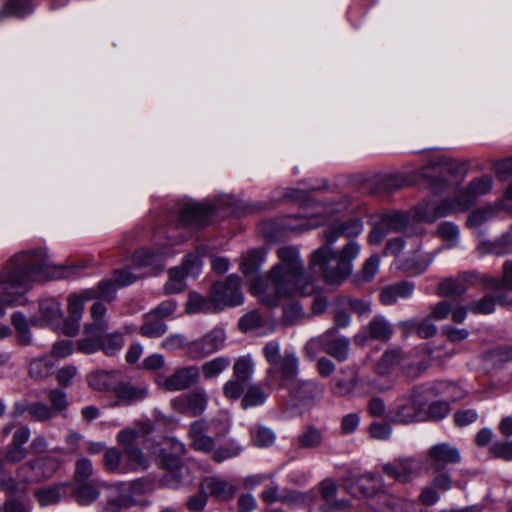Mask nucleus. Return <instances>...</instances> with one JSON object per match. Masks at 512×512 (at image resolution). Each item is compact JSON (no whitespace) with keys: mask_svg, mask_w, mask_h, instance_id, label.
I'll return each instance as SVG.
<instances>
[{"mask_svg":"<svg viewBox=\"0 0 512 512\" xmlns=\"http://www.w3.org/2000/svg\"><path fill=\"white\" fill-rule=\"evenodd\" d=\"M265 325V320L257 311H250L243 315L238 322L242 332L256 331Z\"/></svg>","mask_w":512,"mask_h":512,"instance_id":"obj_53","label":"nucleus"},{"mask_svg":"<svg viewBox=\"0 0 512 512\" xmlns=\"http://www.w3.org/2000/svg\"><path fill=\"white\" fill-rule=\"evenodd\" d=\"M39 312L44 320L51 323L62 319L63 316L61 305L54 298L41 300L39 303Z\"/></svg>","mask_w":512,"mask_h":512,"instance_id":"obj_41","label":"nucleus"},{"mask_svg":"<svg viewBox=\"0 0 512 512\" xmlns=\"http://www.w3.org/2000/svg\"><path fill=\"white\" fill-rule=\"evenodd\" d=\"M186 311L189 314L218 311L212 303V299L205 298L198 293H190L186 304Z\"/></svg>","mask_w":512,"mask_h":512,"instance_id":"obj_40","label":"nucleus"},{"mask_svg":"<svg viewBox=\"0 0 512 512\" xmlns=\"http://www.w3.org/2000/svg\"><path fill=\"white\" fill-rule=\"evenodd\" d=\"M265 360L268 362L265 383L273 388L276 385L287 387L300 372V360L293 350L281 352V344L277 340L265 343L262 348Z\"/></svg>","mask_w":512,"mask_h":512,"instance_id":"obj_5","label":"nucleus"},{"mask_svg":"<svg viewBox=\"0 0 512 512\" xmlns=\"http://www.w3.org/2000/svg\"><path fill=\"white\" fill-rule=\"evenodd\" d=\"M120 380V374L117 371L97 370L88 375L89 386L101 392H114Z\"/></svg>","mask_w":512,"mask_h":512,"instance_id":"obj_26","label":"nucleus"},{"mask_svg":"<svg viewBox=\"0 0 512 512\" xmlns=\"http://www.w3.org/2000/svg\"><path fill=\"white\" fill-rule=\"evenodd\" d=\"M263 261L264 253L259 250H252L242 260L240 269L246 275L253 274L257 272Z\"/></svg>","mask_w":512,"mask_h":512,"instance_id":"obj_55","label":"nucleus"},{"mask_svg":"<svg viewBox=\"0 0 512 512\" xmlns=\"http://www.w3.org/2000/svg\"><path fill=\"white\" fill-rule=\"evenodd\" d=\"M226 334L222 328H213L187 345V356L192 360L203 359L224 347Z\"/></svg>","mask_w":512,"mask_h":512,"instance_id":"obj_8","label":"nucleus"},{"mask_svg":"<svg viewBox=\"0 0 512 512\" xmlns=\"http://www.w3.org/2000/svg\"><path fill=\"white\" fill-rule=\"evenodd\" d=\"M383 482L380 476L368 475L359 481L357 489L362 496L377 498L379 503L394 508L397 499L384 491Z\"/></svg>","mask_w":512,"mask_h":512,"instance_id":"obj_16","label":"nucleus"},{"mask_svg":"<svg viewBox=\"0 0 512 512\" xmlns=\"http://www.w3.org/2000/svg\"><path fill=\"white\" fill-rule=\"evenodd\" d=\"M200 489L207 491L214 499L227 502L231 501L237 492L236 484L220 476H208L202 479Z\"/></svg>","mask_w":512,"mask_h":512,"instance_id":"obj_15","label":"nucleus"},{"mask_svg":"<svg viewBox=\"0 0 512 512\" xmlns=\"http://www.w3.org/2000/svg\"><path fill=\"white\" fill-rule=\"evenodd\" d=\"M113 393L115 400L111 406H128L145 399L148 396V387L146 385L135 386L119 381Z\"/></svg>","mask_w":512,"mask_h":512,"instance_id":"obj_21","label":"nucleus"},{"mask_svg":"<svg viewBox=\"0 0 512 512\" xmlns=\"http://www.w3.org/2000/svg\"><path fill=\"white\" fill-rule=\"evenodd\" d=\"M402 325L408 329H416L417 335L422 339L433 337L437 332V327L431 322L430 317L421 321L412 319Z\"/></svg>","mask_w":512,"mask_h":512,"instance_id":"obj_49","label":"nucleus"},{"mask_svg":"<svg viewBox=\"0 0 512 512\" xmlns=\"http://www.w3.org/2000/svg\"><path fill=\"white\" fill-rule=\"evenodd\" d=\"M76 484L75 497L80 505H89L98 498L99 491L88 482Z\"/></svg>","mask_w":512,"mask_h":512,"instance_id":"obj_54","label":"nucleus"},{"mask_svg":"<svg viewBox=\"0 0 512 512\" xmlns=\"http://www.w3.org/2000/svg\"><path fill=\"white\" fill-rule=\"evenodd\" d=\"M209 431L208 423L201 419L193 422L189 429V438L191 440V446L204 453L213 451L215 447L214 439L207 435Z\"/></svg>","mask_w":512,"mask_h":512,"instance_id":"obj_23","label":"nucleus"},{"mask_svg":"<svg viewBox=\"0 0 512 512\" xmlns=\"http://www.w3.org/2000/svg\"><path fill=\"white\" fill-rule=\"evenodd\" d=\"M161 255L152 251L141 249L134 253L133 262L137 266H157L161 262Z\"/></svg>","mask_w":512,"mask_h":512,"instance_id":"obj_60","label":"nucleus"},{"mask_svg":"<svg viewBox=\"0 0 512 512\" xmlns=\"http://www.w3.org/2000/svg\"><path fill=\"white\" fill-rule=\"evenodd\" d=\"M93 473V466L88 458H81L76 462L74 478L76 483L88 482Z\"/></svg>","mask_w":512,"mask_h":512,"instance_id":"obj_61","label":"nucleus"},{"mask_svg":"<svg viewBox=\"0 0 512 512\" xmlns=\"http://www.w3.org/2000/svg\"><path fill=\"white\" fill-rule=\"evenodd\" d=\"M53 367L48 356H41L33 359L29 365V374L36 379L47 377Z\"/></svg>","mask_w":512,"mask_h":512,"instance_id":"obj_51","label":"nucleus"},{"mask_svg":"<svg viewBox=\"0 0 512 512\" xmlns=\"http://www.w3.org/2000/svg\"><path fill=\"white\" fill-rule=\"evenodd\" d=\"M167 329L168 327L163 320L154 316L153 313H147L143 316L139 333L147 338H159L167 332Z\"/></svg>","mask_w":512,"mask_h":512,"instance_id":"obj_34","label":"nucleus"},{"mask_svg":"<svg viewBox=\"0 0 512 512\" xmlns=\"http://www.w3.org/2000/svg\"><path fill=\"white\" fill-rule=\"evenodd\" d=\"M460 451L449 443H438L426 452L427 470L442 471L446 466L461 462Z\"/></svg>","mask_w":512,"mask_h":512,"instance_id":"obj_12","label":"nucleus"},{"mask_svg":"<svg viewBox=\"0 0 512 512\" xmlns=\"http://www.w3.org/2000/svg\"><path fill=\"white\" fill-rule=\"evenodd\" d=\"M104 465L106 469L114 473H125L123 452L116 448L107 449L104 453Z\"/></svg>","mask_w":512,"mask_h":512,"instance_id":"obj_50","label":"nucleus"},{"mask_svg":"<svg viewBox=\"0 0 512 512\" xmlns=\"http://www.w3.org/2000/svg\"><path fill=\"white\" fill-rule=\"evenodd\" d=\"M231 363L230 358L219 356L205 362L202 365V373L205 379H211L225 371Z\"/></svg>","mask_w":512,"mask_h":512,"instance_id":"obj_43","label":"nucleus"},{"mask_svg":"<svg viewBox=\"0 0 512 512\" xmlns=\"http://www.w3.org/2000/svg\"><path fill=\"white\" fill-rule=\"evenodd\" d=\"M306 313L302 305L297 301L286 303L283 306V322L287 325H296L302 322Z\"/></svg>","mask_w":512,"mask_h":512,"instance_id":"obj_44","label":"nucleus"},{"mask_svg":"<svg viewBox=\"0 0 512 512\" xmlns=\"http://www.w3.org/2000/svg\"><path fill=\"white\" fill-rule=\"evenodd\" d=\"M241 451L242 447L238 443L232 441L227 446L216 449L213 453V460L221 463L227 459L238 456Z\"/></svg>","mask_w":512,"mask_h":512,"instance_id":"obj_62","label":"nucleus"},{"mask_svg":"<svg viewBox=\"0 0 512 512\" xmlns=\"http://www.w3.org/2000/svg\"><path fill=\"white\" fill-rule=\"evenodd\" d=\"M324 439L323 431L314 425H306L296 438V445L299 449H315L322 445Z\"/></svg>","mask_w":512,"mask_h":512,"instance_id":"obj_32","label":"nucleus"},{"mask_svg":"<svg viewBox=\"0 0 512 512\" xmlns=\"http://www.w3.org/2000/svg\"><path fill=\"white\" fill-rule=\"evenodd\" d=\"M187 275L180 268L169 270V279L164 286L166 294H176L185 290Z\"/></svg>","mask_w":512,"mask_h":512,"instance_id":"obj_45","label":"nucleus"},{"mask_svg":"<svg viewBox=\"0 0 512 512\" xmlns=\"http://www.w3.org/2000/svg\"><path fill=\"white\" fill-rule=\"evenodd\" d=\"M40 506L45 507L57 504L61 499L59 486H49L35 491Z\"/></svg>","mask_w":512,"mask_h":512,"instance_id":"obj_56","label":"nucleus"},{"mask_svg":"<svg viewBox=\"0 0 512 512\" xmlns=\"http://www.w3.org/2000/svg\"><path fill=\"white\" fill-rule=\"evenodd\" d=\"M450 411V406L446 401H436L425 408V417L428 416L433 420H441L445 418Z\"/></svg>","mask_w":512,"mask_h":512,"instance_id":"obj_64","label":"nucleus"},{"mask_svg":"<svg viewBox=\"0 0 512 512\" xmlns=\"http://www.w3.org/2000/svg\"><path fill=\"white\" fill-rule=\"evenodd\" d=\"M496 296L487 294L481 299L469 303V311L473 314L488 315L495 311Z\"/></svg>","mask_w":512,"mask_h":512,"instance_id":"obj_52","label":"nucleus"},{"mask_svg":"<svg viewBox=\"0 0 512 512\" xmlns=\"http://www.w3.org/2000/svg\"><path fill=\"white\" fill-rule=\"evenodd\" d=\"M11 320L15 330L17 331L19 343L22 345L31 344L32 336L26 317L21 312H15L13 313Z\"/></svg>","mask_w":512,"mask_h":512,"instance_id":"obj_47","label":"nucleus"},{"mask_svg":"<svg viewBox=\"0 0 512 512\" xmlns=\"http://www.w3.org/2000/svg\"><path fill=\"white\" fill-rule=\"evenodd\" d=\"M199 377V368L191 365L177 368L171 375L157 376L156 383L167 391L175 392L190 388L198 382Z\"/></svg>","mask_w":512,"mask_h":512,"instance_id":"obj_9","label":"nucleus"},{"mask_svg":"<svg viewBox=\"0 0 512 512\" xmlns=\"http://www.w3.org/2000/svg\"><path fill=\"white\" fill-rule=\"evenodd\" d=\"M250 434L253 444L260 448L268 447L275 441V433L263 425L251 428Z\"/></svg>","mask_w":512,"mask_h":512,"instance_id":"obj_48","label":"nucleus"},{"mask_svg":"<svg viewBox=\"0 0 512 512\" xmlns=\"http://www.w3.org/2000/svg\"><path fill=\"white\" fill-rule=\"evenodd\" d=\"M325 388L315 380H303L296 383L290 390L292 397L302 406H313L324 395Z\"/></svg>","mask_w":512,"mask_h":512,"instance_id":"obj_17","label":"nucleus"},{"mask_svg":"<svg viewBox=\"0 0 512 512\" xmlns=\"http://www.w3.org/2000/svg\"><path fill=\"white\" fill-rule=\"evenodd\" d=\"M437 396L433 384H420L398 395L388 412L394 423L411 424L425 420V407Z\"/></svg>","mask_w":512,"mask_h":512,"instance_id":"obj_4","label":"nucleus"},{"mask_svg":"<svg viewBox=\"0 0 512 512\" xmlns=\"http://www.w3.org/2000/svg\"><path fill=\"white\" fill-rule=\"evenodd\" d=\"M478 241L477 251L480 255L494 254L501 256L509 253L512 248V236L510 234L503 235L496 241H490L486 239L485 233L480 231Z\"/></svg>","mask_w":512,"mask_h":512,"instance_id":"obj_24","label":"nucleus"},{"mask_svg":"<svg viewBox=\"0 0 512 512\" xmlns=\"http://www.w3.org/2000/svg\"><path fill=\"white\" fill-rule=\"evenodd\" d=\"M190 342H188L187 338L179 333L171 334L167 336L160 344L161 348L173 352L178 349H185L187 352V345Z\"/></svg>","mask_w":512,"mask_h":512,"instance_id":"obj_63","label":"nucleus"},{"mask_svg":"<svg viewBox=\"0 0 512 512\" xmlns=\"http://www.w3.org/2000/svg\"><path fill=\"white\" fill-rule=\"evenodd\" d=\"M362 231L363 222L360 219L336 220L324 229L323 238L328 244H333L340 236L357 237Z\"/></svg>","mask_w":512,"mask_h":512,"instance_id":"obj_18","label":"nucleus"},{"mask_svg":"<svg viewBox=\"0 0 512 512\" xmlns=\"http://www.w3.org/2000/svg\"><path fill=\"white\" fill-rule=\"evenodd\" d=\"M342 373H349L348 378H340L336 377L331 382V392L335 396L343 397L346 395H349L352 393L357 384H358V377H357V369L354 367L352 368H346L341 370Z\"/></svg>","mask_w":512,"mask_h":512,"instance_id":"obj_31","label":"nucleus"},{"mask_svg":"<svg viewBox=\"0 0 512 512\" xmlns=\"http://www.w3.org/2000/svg\"><path fill=\"white\" fill-rule=\"evenodd\" d=\"M380 221L389 232H401L406 229L409 217L404 212L394 211L383 214L380 217Z\"/></svg>","mask_w":512,"mask_h":512,"instance_id":"obj_39","label":"nucleus"},{"mask_svg":"<svg viewBox=\"0 0 512 512\" xmlns=\"http://www.w3.org/2000/svg\"><path fill=\"white\" fill-rule=\"evenodd\" d=\"M279 262L266 275V282H258L253 291L260 302L275 307L282 298L310 296L314 292L311 277L306 273L299 251L295 247H281Z\"/></svg>","mask_w":512,"mask_h":512,"instance_id":"obj_2","label":"nucleus"},{"mask_svg":"<svg viewBox=\"0 0 512 512\" xmlns=\"http://www.w3.org/2000/svg\"><path fill=\"white\" fill-rule=\"evenodd\" d=\"M212 208L200 203H187L181 209L179 221L183 226L202 227L209 223Z\"/></svg>","mask_w":512,"mask_h":512,"instance_id":"obj_20","label":"nucleus"},{"mask_svg":"<svg viewBox=\"0 0 512 512\" xmlns=\"http://www.w3.org/2000/svg\"><path fill=\"white\" fill-rule=\"evenodd\" d=\"M176 401L185 402V406L181 410L183 413L198 416L206 409L208 396L204 390H194Z\"/></svg>","mask_w":512,"mask_h":512,"instance_id":"obj_29","label":"nucleus"},{"mask_svg":"<svg viewBox=\"0 0 512 512\" xmlns=\"http://www.w3.org/2000/svg\"><path fill=\"white\" fill-rule=\"evenodd\" d=\"M30 435L31 432L28 426H22L13 433L11 442L6 449V461L17 463L26 458L27 450L24 445L29 440Z\"/></svg>","mask_w":512,"mask_h":512,"instance_id":"obj_22","label":"nucleus"},{"mask_svg":"<svg viewBox=\"0 0 512 512\" xmlns=\"http://www.w3.org/2000/svg\"><path fill=\"white\" fill-rule=\"evenodd\" d=\"M125 473L144 470L149 466L148 458L136 446H125L123 449Z\"/></svg>","mask_w":512,"mask_h":512,"instance_id":"obj_33","label":"nucleus"},{"mask_svg":"<svg viewBox=\"0 0 512 512\" xmlns=\"http://www.w3.org/2000/svg\"><path fill=\"white\" fill-rule=\"evenodd\" d=\"M412 246L415 247V255L406 260L405 266L407 270L415 273H423L433 262L434 254L426 253L424 255H417L421 248V243L418 239L409 238Z\"/></svg>","mask_w":512,"mask_h":512,"instance_id":"obj_35","label":"nucleus"},{"mask_svg":"<svg viewBox=\"0 0 512 512\" xmlns=\"http://www.w3.org/2000/svg\"><path fill=\"white\" fill-rule=\"evenodd\" d=\"M493 179L489 175H482L473 179L465 189L459 190L455 202L460 211H466L473 206L478 197L490 192Z\"/></svg>","mask_w":512,"mask_h":512,"instance_id":"obj_13","label":"nucleus"},{"mask_svg":"<svg viewBox=\"0 0 512 512\" xmlns=\"http://www.w3.org/2000/svg\"><path fill=\"white\" fill-rule=\"evenodd\" d=\"M406 357L400 348L388 349L376 364V370L380 375L390 374L397 366L402 365L404 373L413 378L421 375L422 370L419 366L410 365L405 361Z\"/></svg>","mask_w":512,"mask_h":512,"instance_id":"obj_14","label":"nucleus"},{"mask_svg":"<svg viewBox=\"0 0 512 512\" xmlns=\"http://www.w3.org/2000/svg\"><path fill=\"white\" fill-rule=\"evenodd\" d=\"M106 311L107 309L105 305L101 302H95L92 305L90 309L92 322L85 325V333L93 336H100L108 329V322L105 319Z\"/></svg>","mask_w":512,"mask_h":512,"instance_id":"obj_30","label":"nucleus"},{"mask_svg":"<svg viewBox=\"0 0 512 512\" xmlns=\"http://www.w3.org/2000/svg\"><path fill=\"white\" fill-rule=\"evenodd\" d=\"M266 398L267 395L263 390L260 387L253 385L244 394L241 405L244 409L255 407L262 405L266 401Z\"/></svg>","mask_w":512,"mask_h":512,"instance_id":"obj_57","label":"nucleus"},{"mask_svg":"<svg viewBox=\"0 0 512 512\" xmlns=\"http://www.w3.org/2000/svg\"><path fill=\"white\" fill-rule=\"evenodd\" d=\"M125 484H116L111 489V495L104 506L105 512H120L122 508H127L137 504L135 499L128 496L124 488Z\"/></svg>","mask_w":512,"mask_h":512,"instance_id":"obj_28","label":"nucleus"},{"mask_svg":"<svg viewBox=\"0 0 512 512\" xmlns=\"http://www.w3.org/2000/svg\"><path fill=\"white\" fill-rule=\"evenodd\" d=\"M438 235L448 243V247H454L459 240V229L452 222H443L438 226Z\"/></svg>","mask_w":512,"mask_h":512,"instance_id":"obj_59","label":"nucleus"},{"mask_svg":"<svg viewBox=\"0 0 512 512\" xmlns=\"http://www.w3.org/2000/svg\"><path fill=\"white\" fill-rule=\"evenodd\" d=\"M320 349L336 359L344 362L349 357L350 340L346 337H338L334 330H328L319 336Z\"/></svg>","mask_w":512,"mask_h":512,"instance_id":"obj_19","label":"nucleus"},{"mask_svg":"<svg viewBox=\"0 0 512 512\" xmlns=\"http://www.w3.org/2000/svg\"><path fill=\"white\" fill-rule=\"evenodd\" d=\"M30 417L38 422L50 420L55 416L53 409L45 403L36 402L27 407Z\"/></svg>","mask_w":512,"mask_h":512,"instance_id":"obj_58","label":"nucleus"},{"mask_svg":"<svg viewBox=\"0 0 512 512\" xmlns=\"http://www.w3.org/2000/svg\"><path fill=\"white\" fill-rule=\"evenodd\" d=\"M253 371L254 362L250 354L239 357L234 363L233 373L238 380L243 382L248 381L251 378Z\"/></svg>","mask_w":512,"mask_h":512,"instance_id":"obj_46","label":"nucleus"},{"mask_svg":"<svg viewBox=\"0 0 512 512\" xmlns=\"http://www.w3.org/2000/svg\"><path fill=\"white\" fill-rule=\"evenodd\" d=\"M84 311V303L80 296L72 294L68 298V313L69 320L75 323V326L67 324L65 327L68 335H75L79 330V321L82 318Z\"/></svg>","mask_w":512,"mask_h":512,"instance_id":"obj_36","label":"nucleus"},{"mask_svg":"<svg viewBox=\"0 0 512 512\" xmlns=\"http://www.w3.org/2000/svg\"><path fill=\"white\" fill-rule=\"evenodd\" d=\"M472 280L473 275L469 273H462L457 277L445 278L438 285V293L445 297L460 296L468 290L469 283Z\"/></svg>","mask_w":512,"mask_h":512,"instance_id":"obj_25","label":"nucleus"},{"mask_svg":"<svg viewBox=\"0 0 512 512\" xmlns=\"http://www.w3.org/2000/svg\"><path fill=\"white\" fill-rule=\"evenodd\" d=\"M59 466L58 459L45 456L21 465L18 475L26 482H40L52 477Z\"/></svg>","mask_w":512,"mask_h":512,"instance_id":"obj_10","label":"nucleus"},{"mask_svg":"<svg viewBox=\"0 0 512 512\" xmlns=\"http://www.w3.org/2000/svg\"><path fill=\"white\" fill-rule=\"evenodd\" d=\"M459 210L456 202L450 200H427L419 203L414 209L413 218L416 222L434 223Z\"/></svg>","mask_w":512,"mask_h":512,"instance_id":"obj_11","label":"nucleus"},{"mask_svg":"<svg viewBox=\"0 0 512 512\" xmlns=\"http://www.w3.org/2000/svg\"><path fill=\"white\" fill-rule=\"evenodd\" d=\"M414 284L409 281H402L381 289L380 300L384 305H392L398 299H406L412 296Z\"/></svg>","mask_w":512,"mask_h":512,"instance_id":"obj_27","label":"nucleus"},{"mask_svg":"<svg viewBox=\"0 0 512 512\" xmlns=\"http://www.w3.org/2000/svg\"><path fill=\"white\" fill-rule=\"evenodd\" d=\"M73 268L55 266L43 249L15 254L0 272V318L4 316L3 305H22L23 291L43 279L61 278L71 275Z\"/></svg>","mask_w":512,"mask_h":512,"instance_id":"obj_1","label":"nucleus"},{"mask_svg":"<svg viewBox=\"0 0 512 512\" xmlns=\"http://www.w3.org/2000/svg\"><path fill=\"white\" fill-rule=\"evenodd\" d=\"M368 333L373 339L388 341L393 334V329L384 316L378 315L369 322Z\"/></svg>","mask_w":512,"mask_h":512,"instance_id":"obj_38","label":"nucleus"},{"mask_svg":"<svg viewBox=\"0 0 512 512\" xmlns=\"http://www.w3.org/2000/svg\"><path fill=\"white\" fill-rule=\"evenodd\" d=\"M322 498L326 501V505L322 507L324 512H333L344 507L342 501H335L337 487L331 479L323 480L319 485Z\"/></svg>","mask_w":512,"mask_h":512,"instance_id":"obj_37","label":"nucleus"},{"mask_svg":"<svg viewBox=\"0 0 512 512\" xmlns=\"http://www.w3.org/2000/svg\"><path fill=\"white\" fill-rule=\"evenodd\" d=\"M124 337L120 332H113L100 338V349L107 355L113 356L121 351L124 346Z\"/></svg>","mask_w":512,"mask_h":512,"instance_id":"obj_42","label":"nucleus"},{"mask_svg":"<svg viewBox=\"0 0 512 512\" xmlns=\"http://www.w3.org/2000/svg\"><path fill=\"white\" fill-rule=\"evenodd\" d=\"M423 468V461L412 456H400L381 466L386 476L402 484H408L418 478Z\"/></svg>","mask_w":512,"mask_h":512,"instance_id":"obj_6","label":"nucleus"},{"mask_svg":"<svg viewBox=\"0 0 512 512\" xmlns=\"http://www.w3.org/2000/svg\"><path fill=\"white\" fill-rule=\"evenodd\" d=\"M241 279L230 275L226 280L215 283L210 289V298L218 310L242 304L243 295L240 290Z\"/></svg>","mask_w":512,"mask_h":512,"instance_id":"obj_7","label":"nucleus"},{"mask_svg":"<svg viewBox=\"0 0 512 512\" xmlns=\"http://www.w3.org/2000/svg\"><path fill=\"white\" fill-rule=\"evenodd\" d=\"M361 246L356 241L348 242L339 252L329 245H323L311 255L310 266L318 269L328 284H338L351 275L353 261L358 257Z\"/></svg>","mask_w":512,"mask_h":512,"instance_id":"obj_3","label":"nucleus"}]
</instances>
